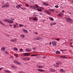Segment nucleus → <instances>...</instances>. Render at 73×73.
Instances as JSON below:
<instances>
[{
	"instance_id": "nucleus-46",
	"label": "nucleus",
	"mask_w": 73,
	"mask_h": 73,
	"mask_svg": "<svg viewBox=\"0 0 73 73\" xmlns=\"http://www.w3.org/2000/svg\"><path fill=\"white\" fill-rule=\"evenodd\" d=\"M40 68H42V66H39V67Z\"/></svg>"
},
{
	"instance_id": "nucleus-59",
	"label": "nucleus",
	"mask_w": 73,
	"mask_h": 73,
	"mask_svg": "<svg viewBox=\"0 0 73 73\" xmlns=\"http://www.w3.org/2000/svg\"><path fill=\"white\" fill-rule=\"evenodd\" d=\"M6 53H7V54H8V52H6Z\"/></svg>"
},
{
	"instance_id": "nucleus-36",
	"label": "nucleus",
	"mask_w": 73,
	"mask_h": 73,
	"mask_svg": "<svg viewBox=\"0 0 73 73\" xmlns=\"http://www.w3.org/2000/svg\"><path fill=\"white\" fill-rule=\"evenodd\" d=\"M10 19H11V20H15V18H12V17H11Z\"/></svg>"
},
{
	"instance_id": "nucleus-40",
	"label": "nucleus",
	"mask_w": 73,
	"mask_h": 73,
	"mask_svg": "<svg viewBox=\"0 0 73 73\" xmlns=\"http://www.w3.org/2000/svg\"><path fill=\"white\" fill-rule=\"evenodd\" d=\"M14 56H16V57H18V55H17V54H14Z\"/></svg>"
},
{
	"instance_id": "nucleus-52",
	"label": "nucleus",
	"mask_w": 73,
	"mask_h": 73,
	"mask_svg": "<svg viewBox=\"0 0 73 73\" xmlns=\"http://www.w3.org/2000/svg\"><path fill=\"white\" fill-rule=\"evenodd\" d=\"M51 42H50L49 43V45H51Z\"/></svg>"
},
{
	"instance_id": "nucleus-19",
	"label": "nucleus",
	"mask_w": 73,
	"mask_h": 73,
	"mask_svg": "<svg viewBox=\"0 0 73 73\" xmlns=\"http://www.w3.org/2000/svg\"><path fill=\"white\" fill-rule=\"evenodd\" d=\"M23 31L24 32H25V33H28V31L27 30H25V29H23Z\"/></svg>"
},
{
	"instance_id": "nucleus-35",
	"label": "nucleus",
	"mask_w": 73,
	"mask_h": 73,
	"mask_svg": "<svg viewBox=\"0 0 73 73\" xmlns=\"http://www.w3.org/2000/svg\"><path fill=\"white\" fill-rule=\"evenodd\" d=\"M37 54H33L32 55H31V56H37Z\"/></svg>"
},
{
	"instance_id": "nucleus-24",
	"label": "nucleus",
	"mask_w": 73,
	"mask_h": 73,
	"mask_svg": "<svg viewBox=\"0 0 73 73\" xmlns=\"http://www.w3.org/2000/svg\"><path fill=\"white\" fill-rule=\"evenodd\" d=\"M56 64H58V65H60L61 64V62H57L56 63Z\"/></svg>"
},
{
	"instance_id": "nucleus-51",
	"label": "nucleus",
	"mask_w": 73,
	"mask_h": 73,
	"mask_svg": "<svg viewBox=\"0 0 73 73\" xmlns=\"http://www.w3.org/2000/svg\"><path fill=\"white\" fill-rule=\"evenodd\" d=\"M60 51H61L62 52H63V51H65V50H60Z\"/></svg>"
},
{
	"instance_id": "nucleus-61",
	"label": "nucleus",
	"mask_w": 73,
	"mask_h": 73,
	"mask_svg": "<svg viewBox=\"0 0 73 73\" xmlns=\"http://www.w3.org/2000/svg\"><path fill=\"white\" fill-rule=\"evenodd\" d=\"M72 3H73V1H72Z\"/></svg>"
},
{
	"instance_id": "nucleus-18",
	"label": "nucleus",
	"mask_w": 73,
	"mask_h": 73,
	"mask_svg": "<svg viewBox=\"0 0 73 73\" xmlns=\"http://www.w3.org/2000/svg\"><path fill=\"white\" fill-rule=\"evenodd\" d=\"M56 23H51L50 24V25L52 26L53 25H56Z\"/></svg>"
},
{
	"instance_id": "nucleus-60",
	"label": "nucleus",
	"mask_w": 73,
	"mask_h": 73,
	"mask_svg": "<svg viewBox=\"0 0 73 73\" xmlns=\"http://www.w3.org/2000/svg\"><path fill=\"white\" fill-rule=\"evenodd\" d=\"M42 21H45V20H42Z\"/></svg>"
},
{
	"instance_id": "nucleus-31",
	"label": "nucleus",
	"mask_w": 73,
	"mask_h": 73,
	"mask_svg": "<svg viewBox=\"0 0 73 73\" xmlns=\"http://www.w3.org/2000/svg\"><path fill=\"white\" fill-rule=\"evenodd\" d=\"M14 49L15 50H16V51H17V50H18L17 48L16 47H15L14 48Z\"/></svg>"
},
{
	"instance_id": "nucleus-4",
	"label": "nucleus",
	"mask_w": 73,
	"mask_h": 73,
	"mask_svg": "<svg viewBox=\"0 0 73 73\" xmlns=\"http://www.w3.org/2000/svg\"><path fill=\"white\" fill-rule=\"evenodd\" d=\"M23 54H24V56H28L30 55V54L28 53H23Z\"/></svg>"
},
{
	"instance_id": "nucleus-44",
	"label": "nucleus",
	"mask_w": 73,
	"mask_h": 73,
	"mask_svg": "<svg viewBox=\"0 0 73 73\" xmlns=\"http://www.w3.org/2000/svg\"><path fill=\"white\" fill-rule=\"evenodd\" d=\"M14 28H16V25H14Z\"/></svg>"
},
{
	"instance_id": "nucleus-8",
	"label": "nucleus",
	"mask_w": 73,
	"mask_h": 73,
	"mask_svg": "<svg viewBox=\"0 0 73 73\" xmlns=\"http://www.w3.org/2000/svg\"><path fill=\"white\" fill-rule=\"evenodd\" d=\"M50 71L52 72H55V70L52 68H50Z\"/></svg>"
},
{
	"instance_id": "nucleus-47",
	"label": "nucleus",
	"mask_w": 73,
	"mask_h": 73,
	"mask_svg": "<svg viewBox=\"0 0 73 73\" xmlns=\"http://www.w3.org/2000/svg\"><path fill=\"white\" fill-rule=\"evenodd\" d=\"M33 50H35L36 49V48L34 47V48H33Z\"/></svg>"
},
{
	"instance_id": "nucleus-50",
	"label": "nucleus",
	"mask_w": 73,
	"mask_h": 73,
	"mask_svg": "<svg viewBox=\"0 0 73 73\" xmlns=\"http://www.w3.org/2000/svg\"><path fill=\"white\" fill-rule=\"evenodd\" d=\"M42 58H46V56H43Z\"/></svg>"
},
{
	"instance_id": "nucleus-28",
	"label": "nucleus",
	"mask_w": 73,
	"mask_h": 73,
	"mask_svg": "<svg viewBox=\"0 0 73 73\" xmlns=\"http://www.w3.org/2000/svg\"><path fill=\"white\" fill-rule=\"evenodd\" d=\"M5 49V48L4 47H3L1 49V50L3 51V50H4Z\"/></svg>"
},
{
	"instance_id": "nucleus-30",
	"label": "nucleus",
	"mask_w": 73,
	"mask_h": 73,
	"mask_svg": "<svg viewBox=\"0 0 73 73\" xmlns=\"http://www.w3.org/2000/svg\"><path fill=\"white\" fill-rule=\"evenodd\" d=\"M43 4L44 5H46L47 6H48L49 4L46 3H43Z\"/></svg>"
},
{
	"instance_id": "nucleus-58",
	"label": "nucleus",
	"mask_w": 73,
	"mask_h": 73,
	"mask_svg": "<svg viewBox=\"0 0 73 73\" xmlns=\"http://www.w3.org/2000/svg\"><path fill=\"white\" fill-rule=\"evenodd\" d=\"M72 43H70V45H72Z\"/></svg>"
},
{
	"instance_id": "nucleus-55",
	"label": "nucleus",
	"mask_w": 73,
	"mask_h": 73,
	"mask_svg": "<svg viewBox=\"0 0 73 73\" xmlns=\"http://www.w3.org/2000/svg\"><path fill=\"white\" fill-rule=\"evenodd\" d=\"M3 69L2 68H0V70H1Z\"/></svg>"
},
{
	"instance_id": "nucleus-10",
	"label": "nucleus",
	"mask_w": 73,
	"mask_h": 73,
	"mask_svg": "<svg viewBox=\"0 0 73 73\" xmlns=\"http://www.w3.org/2000/svg\"><path fill=\"white\" fill-rule=\"evenodd\" d=\"M4 71L5 72H6V73H11V72L10 71H9V70H5Z\"/></svg>"
},
{
	"instance_id": "nucleus-6",
	"label": "nucleus",
	"mask_w": 73,
	"mask_h": 73,
	"mask_svg": "<svg viewBox=\"0 0 73 73\" xmlns=\"http://www.w3.org/2000/svg\"><path fill=\"white\" fill-rule=\"evenodd\" d=\"M7 23H10V24H12V23H13V22L12 20H9V19H8Z\"/></svg>"
},
{
	"instance_id": "nucleus-63",
	"label": "nucleus",
	"mask_w": 73,
	"mask_h": 73,
	"mask_svg": "<svg viewBox=\"0 0 73 73\" xmlns=\"http://www.w3.org/2000/svg\"><path fill=\"white\" fill-rule=\"evenodd\" d=\"M55 13H57V12L56 11Z\"/></svg>"
},
{
	"instance_id": "nucleus-26",
	"label": "nucleus",
	"mask_w": 73,
	"mask_h": 73,
	"mask_svg": "<svg viewBox=\"0 0 73 73\" xmlns=\"http://www.w3.org/2000/svg\"><path fill=\"white\" fill-rule=\"evenodd\" d=\"M0 24L1 25H3L4 26V25H5L4 24V23H3V22H2V21H0Z\"/></svg>"
},
{
	"instance_id": "nucleus-39",
	"label": "nucleus",
	"mask_w": 73,
	"mask_h": 73,
	"mask_svg": "<svg viewBox=\"0 0 73 73\" xmlns=\"http://www.w3.org/2000/svg\"><path fill=\"white\" fill-rule=\"evenodd\" d=\"M55 7L56 8H58L59 7V6H58L57 5H56L55 6Z\"/></svg>"
},
{
	"instance_id": "nucleus-48",
	"label": "nucleus",
	"mask_w": 73,
	"mask_h": 73,
	"mask_svg": "<svg viewBox=\"0 0 73 73\" xmlns=\"http://www.w3.org/2000/svg\"><path fill=\"white\" fill-rule=\"evenodd\" d=\"M60 40V39L57 38L56 39V40L57 41H59Z\"/></svg>"
},
{
	"instance_id": "nucleus-54",
	"label": "nucleus",
	"mask_w": 73,
	"mask_h": 73,
	"mask_svg": "<svg viewBox=\"0 0 73 73\" xmlns=\"http://www.w3.org/2000/svg\"><path fill=\"white\" fill-rule=\"evenodd\" d=\"M15 25H18V24H17V23H16L15 24Z\"/></svg>"
},
{
	"instance_id": "nucleus-29",
	"label": "nucleus",
	"mask_w": 73,
	"mask_h": 73,
	"mask_svg": "<svg viewBox=\"0 0 73 73\" xmlns=\"http://www.w3.org/2000/svg\"><path fill=\"white\" fill-rule=\"evenodd\" d=\"M11 68H14V69H16V67L15 66H12Z\"/></svg>"
},
{
	"instance_id": "nucleus-56",
	"label": "nucleus",
	"mask_w": 73,
	"mask_h": 73,
	"mask_svg": "<svg viewBox=\"0 0 73 73\" xmlns=\"http://www.w3.org/2000/svg\"><path fill=\"white\" fill-rule=\"evenodd\" d=\"M9 26H10V27H12V25H10Z\"/></svg>"
},
{
	"instance_id": "nucleus-17",
	"label": "nucleus",
	"mask_w": 73,
	"mask_h": 73,
	"mask_svg": "<svg viewBox=\"0 0 73 73\" xmlns=\"http://www.w3.org/2000/svg\"><path fill=\"white\" fill-rule=\"evenodd\" d=\"M38 70L39 72H44V70H42L41 69H38Z\"/></svg>"
},
{
	"instance_id": "nucleus-41",
	"label": "nucleus",
	"mask_w": 73,
	"mask_h": 73,
	"mask_svg": "<svg viewBox=\"0 0 73 73\" xmlns=\"http://www.w3.org/2000/svg\"><path fill=\"white\" fill-rule=\"evenodd\" d=\"M19 50H20V52H23V50L22 48H21Z\"/></svg>"
},
{
	"instance_id": "nucleus-45",
	"label": "nucleus",
	"mask_w": 73,
	"mask_h": 73,
	"mask_svg": "<svg viewBox=\"0 0 73 73\" xmlns=\"http://www.w3.org/2000/svg\"><path fill=\"white\" fill-rule=\"evenodd\" d=\"M25 5L27 7H29V5L27 3Z\"/></svg>"
},
{
	"instance_id": "nucleus-64",
	"label": "nucleus",
	"mask_w": 73,
	"mask_h": 73,
	"mask_svg": "<svg viewBox=\"0 0 73 73\" xmlns=\"http://www.w3.org/2000/svg\"><path fill=\"white\" fill-rule=\"evenodd\" d=\"M40 15H42V13H40Z\"/></svg>"
},
{
	"instance_id": "nucleus-20",
	"label": "nucleus",
	"mask_w": 73,
	"mask_h": 73,
	"mask_svg": "<svg viewBox=\"0 0 73 73\" xmlns=\"http://www.w3.org/2000/svg\"><path fill=\"white\" fill-rule=\"evenodd\" d=\"M11 42H15V41H16V39H14L11 40Z\"/></svg>"
},
{
	"instance_id": "nucleus-53",
	"label": "nucleus",
	"mask_w": 73,
	"mask_h": 73,
	"mask_svg": "<svg viewBox=\"0 0 73 73\" xmlns=\"http://www.w3.org/2000/svg\"><path fill=\"white\" fill-rule=\"evenodd\" d=\"M37 66L38 68H39L40 66L38 65Z\"/></svg>"
},
{
	"instance_id": "nucleus-32",
	"label": "nucleus",
	"mask_w": 73,
	"mask_h": 73,
	"mask_svg": "<svg viewBox=\"0 0 73 73\" xmlns=\"http://www.w3.org/2000/svg\"><path fill=\"white\" fill-rule=\"evenodd\" d=\"M60 72H64V70H63L62 69H61L60 70Z\"/></svg>"
},
{
	"instance_id": "nucleus-7",
	"label": "nucleus",
	"mask_w": 73,
	"mask_h": 73,
	"mask_svg": "<svg viewBox=\"0 0 73 73\" xmlns=\"http://www.w3.org/2000/svg\"><path fill=\"white\" fill-rule=\"evenodd\" d=\"M52 44L54 46H56V42H55V41H53L52 42Z\"/></svg>"
},
{
	"instance_id": "nucleus-43",
	"label": "nucleus",
	"mask_w": 73,
	"mask_h": 73,
	"mask_svg": "<svg viewBox=\"0 0 73 73\" xmlns=\"http://www.w3.org/2000/svg\"><path fill=\"white\" fill-rule=\"evenodd\" d=\"M19 27H22L23 26H24V25L21 24H19Z\"/></svg>"
},
{
	"instance_id": "nucleus-27",
	"label": "nucleus",
	"mask_w": 73,
	"mask_h": 73,
	"mask_svg": "<svg viewBox=\"0 0 73 73\" xmlns=\"http://www.w3.org/2000/svg\"><path fill=\"white\" fill-rule=\"evenodd\" d=\"M37 10L39 12H41V11H42V10L41 9H40V8L37 9Z\"/></svg>"
},
{
	"instance_id": "nucleus-15",
	"label": "nucleus",
	"mask_w": 73,
	"mask_h": 73,
	"mask_svg": "<svg viewBox=\"0 0 73 73\" xmlns=\"http://www.w3.org/2000/svg\"><path fill=\"white\" fill-rule=\"evenodd\" d=\"M21 6V5H19L16 6L17 8H19Z\"/></svg>"
},
{
	"instance_id": "nucleus-34",
	"label": "nucleus",
	"mask_w": 73,
	"mask_h": 73,
	"mask_svg": "<svg viewBox=\"0 0 73 73\" xmlns=\"http://www.w3.org/2000/svg\"><path fill=\"white\" fill-rule=\"evenodd\" d=\"M36 7H35V9H36V8H39V7L37 5H36Z\"/></svg>"
},
{
	"instance_id": "nucleus-5",
	"label": "nucleus",
	"mask_w": 73,
	"mask_h": 73,
	"mask_svg": "<svg viewBox=\"0 0 73 73\" xmlns=\"http://www.w3.org/2000/svg\"><path fill=\"white\" fill-rule=\"evenodd\" d=\"M45 13H47L48 15H50V12L48 10L45 11Z\"/></svg>"
},
{
	"instance_id": "nucleus-33",
	"label": "nucleus",
	"mask_w": 73,
	"mask_h": 73,
	"mask_svg": "<svg viewBox=\"0 0 73 73\" xmlns=\"http://www.w3.org/2000/svg\"><path fill=\"white\" fill-rule=\"evenodd\" d=\"M21 37L22 38H24V35H21Z\"/></svg>"
},
{
	"instance_id": "nucleus-3",
	"label": "nucleus",
	"mask_w": 73,
	"mask_h": 73,
	"mask_svg": "<svg viewBox=\"0 0 73 73\" xmlns=\"http://www.w3.org/2000/svg\"><path fill=\"white\" fill-rule=\"evenodd\" d=\"M13 62L15 64L17 65H20V63L17 61L14 60L13 61Z\"/></svg>"
},
{
	"instance_id": "nucleus-37",
	"label": "nucleus",
	"mask_w": 73,
	"mask_h": 73,
	"mask_svg": "<svg viewBox=\"0 0 73 73\" xmlns=\"http://www.w3.org/2000/svg\"><path fill=\"white\" fill-rule=\"evenodd\" d=\"M33 17H30L29 18V20H31L32 19H33Z\"/></svg>"
},
{
	"instance_id": "nucleus-42",
	"label": "nucleus",
	"mask_w": 73,
	"mask_h": 73,
	"mask_svg": "<svg viewBox=\"0 0 73 73\" xmlns=\"http://www.w3.org/2000/svg\"><path fill=\"white\" fill-rule=\"evenodd\" d=\"M54 66H55V67H58V65H56V64H54Z\"/></svg>"
},
{
	"instance_id": "nucleus-21",
	"label": "nucleus",
	"mask_w": 73,
	"mask_h": 73,
	"mask_svg": "<svg viewBox=\"0 0 73 73\" xmlns=\"http://www.w3.org/2000/svg\"><path fill=\"white\" fill-rule=\"evenodd\" d=\"M49 19H50V20H52V21H54V19H53V18L52 17H49Z\"/></svg>"
},
{
	"instance_id": "nucleus-14",
	"label": "nucleus",
	"mask_w": 73,
	"mask_h": 73,
	"mask_svg": "<svg viewBox=\"0 0 73 73\" xmlns=\"http://www.w3.org/2000/svg\"><path fill=\"white\" fill-rule=\"evenodd\" d=\"M33 20L35 21H35H37L38 19H37V18L36 17H34L33 18Z\"/></svg>"
},
{
	"instance_id": "nucleus-9",
	"label": "nucleus",
	"mask_w": 73,
	"mask_h": 73,
	"mask_svg": "<svg viewBox=\"0 0 73 73\" xmlns=\"http://www.w3.org/2000/svg\"><path fill=\"white\" fill-rule=\"evenodd\" d=\"M36 38L37 40H41V39H42V37L41 36H37Z\"/></svg>"
},
{
	"instance_id": "nucleus-25",
	"label": "nucleus",
	"mask_w": 73,
	"mask_h": 73,
	"mask_svg": "<svg viewBox=\"0 0 73 73\" xmlns=\"http://www.w3.org/2000/svg\"><path fill=\"white\" fill-rule=\"evenodd\" d=\"M25 60H30V58L29 57H27L25 58Z\"/></svg>"
},
{
	"instance_id": "nucleus-1",
	"label": "nucleus",
	"mask_w": 73,
	"mask_h": 73,
	"mask_svg": "<svg viewBox=\"0 0 73 73\" xmlns=\"http://www.w3.org/2000/svg\"><path fill=\"white\" fill-rule=\"evenodd\" d=\"M66 21L67 22H68V23H72V22H73L72 20L68 18H66Z\"/></svg>"
},
{
	"instance_id": "nucleus-38",
	"label": "nucleus",
	"mask_w": 73,
	"mask_h": 73,
	"mask_svg": "<svg viewBox=\"0 0 73 73\" xmlns=\"http://www.w3.org/2000/svg\"><path fill=\"white\" fill-rule=\"evenodd\" d=\"M56 53L57 54H59L60 53V52L59 51H57L56 52Z\"/></svg>"
},
{
	"instance_id": "nucleus-62",
	"label": "nucleus",
	"mask_w": 73,
	"mask_h": 73,
	"mask_svg": "<svg viewBox=\"0 0 73 73\" xmlns=\"http://www.w3.org/2000/svg\"><path fill=\"white\" fill-rule=\"evenodd\" d=\"M21 9H23V8H21Z\"/></svg>"
},
{
	"instance_id": "nucleus-13",
	"label": "nucleus",
	"mask_w": 73,
	"mask_h": 73,
	"mask_svg": "<svg viewBox=\"0 0 73 73\" xmlns=\"http://www.w3.org/2000/svg\"><path fill=\"white\" fill-rule=\"evenodd\" d=\"M30 7L32 9H36V6H30Z\"/></svg>"
},
{
	"instance_id": "nucleus-22",
	"label": "nucleus",
	"mask_w": 73,
	"mask_h": 73,
	"mask_svg": "<svg viewBox=\"0 0 73 73\" xmlns=\"http://www.w3.org/2000/svg\"><path fill=\"white\" fill-rule=\"evenodd\" d=\"M49 10L51 12H54L55 11V10L54 9H49Z\"/></svg>"
},
{
	"instance_id": "nucleus-49",
	"label": "nucleus",
	"mask_w": 73,
	"mask_h": 73,
	"mask_svg": "<svg viewBox=\"0 0 73 73\" xmlns=\"http://www.w3.org/2000/svg\"><path fill=\"white\" fill-rule=\"evenodd\" d=\"M34 33H35V34H36V35H37V33L36 32H34Z\"/></svg>"
},
{
	"instance_id": "nucleus-57",
	"label": "nucleus",
	"mask_w": 73,
	"mask_h": 73,
	"mask_svg": "<svg viewBox=\"0 0 73 73\" xmlns=\"http://www.w3.org/2000/svg\"><path fill=\"white\" fill-rule=\"evenodd\" d=\"M64 12V11L62 10V12Z\"/></svg>"
},
{
	"instance_id": "nucleus-16",
	"label": "nucleus",
	"mask_w": 73,
	"mask_h": 73,
	"mask_svg": "<svg viewBox=\"0 0 73 73\" xmlns=\"http://www.w3.org/2000/svg\"><path fill=\"white\" fill-rule=\"evenodd\" d=\"M25 50L26 52H31V50L29 48L26 49Z\"/></svg>"
},
{
	"instance_id": "nucleus-11",
	"label": "nucleus",
	"mask_w": 73,
	"mask_h": 73,
	"mask_svg": "<svg viewBox=\"0 0 73 73\" xmlns=\"http://www.w3.org/2000/svg\"><path fill=\"white\" fill-rule=\"evenodd\" d=\"M61 58H67V57L65 56V55H63L60 56Z\"/></svg>"
},
{
	"instance_id": "nucleus-23",
	"label": "nucleus",
	"mask_w": 73,
	"mask_h": 73,
	"mask_svg": "<svg viewBox=\"0 0 73 73\" xmlns=\"http://www.w3.org/2000/svg\"><path fill=\"white\" fill-rule=\"evenodd\" d=\"M8 19H3V21L6 22L7 23H8Z\"/></svg>"
},
{
	"instance_id": "nucleus-12",
	"label": "nucleus",
	"mask_w": 73,
	"mask_h": 73,
	"mask_svg": "<svg viewBox=\"0 0 73 73\" xmlns=\"http://www.w3.org/2000/svg\"><path fill=\"white\" fill-rule=\"evenodd\" d=\"M57 16H59V17H62V16H64V15H63V14L62 13V14H59Z\"/></svg>"
},
{
	"instance_id": "nucleus-2",
	"label": "nucleus",
	"mask_w": 73,
	"mask_h": 73,
	"mask_svg": "<svg viewBox=\"0 0 73 73\" xmlns=\"http://www.w3.org/2000/svg\"><path fill=\"white\" fill-rule=\"evenodd\" d=\"M9 7V5L7 4L2 5V8H4L5 7Z\"/></svg>"
}]
</instances>
